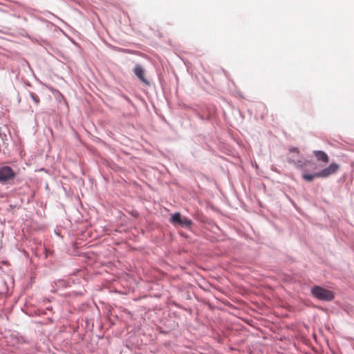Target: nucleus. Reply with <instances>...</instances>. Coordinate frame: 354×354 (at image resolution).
Returning a JSON list of instances; mask_svg holds the SVG:
<instances>
[{"mask_svg":"<svg viewBox=\"0 0 354 354\" xmlns=\"http://www.w3.org/2000/svg\"><path fill=\"white\" fill-rule=\"evenodd\" d=\"M287 162L290 164H292L297 169L301 171H306L305 166H306L307 164L310 165L313 169L316 168V163L313 161L305 160L303 155L301 154L297 147H292L289 149Z\"/></svg>","mask_w":354,"mask_h":354,"instance_id":"obj_1","label":"nucleus"},{"mask_svg":"<svg viewBox=\"0 0 354 354\" xmlns=\"http://www.w3.org/2000/svg\"><path fill=\"white\" fill-rule=\"evenodd\" d=\"M310 291L312 295L320 301H330L335 298V294L333 291L319 286H313Z\"/></svg>","mask_w":354,"mask_h":354,"instance_id":"obj_2","label":"nucleus"},{"mask_svg":"<svg viewBox=\"0 0 354 354\" xmlns=\"http://www.w3.org/2000/svg\"><path fill=\"white\" fill-rule=\"evenodd\" d=\"M17 173L8 165L0 167V184L6 185L10 183L15 178Z\"/></svg>","mask_w":354,"mask_h":354,"instance_id":"obj_3","label":"nucleus"},{"mask_svg":"<svg viewBox=\"0 0 354 354\" xmlns=\"http://www.w3.org/2000/svg\"><path fill=\"white\" fill-rule=\"evenodd\" d=\"M170 222L174 225H178L185 229H189L193 225V222L191 219L185 216H182L179 212H176L171 216Z\"/></svg>","mask_w":354,"mask_h":354,"instance_id":"obj_4","label":"nucleus"},{"mask_svg":"<svg viewBox=\"0 0 354 354\" xmlns=\"http://www.w3.org/2000/svg\"><path fill=\"white\" fill-rule=\"evenodd\" d=\"M339 168L337 163H331L327 167L319 171V178H326L330 175L335 174Z\"/></svg>","mask_w":354,"mask_h":354,"instance_id":"obj_5","label":"nucleus"},{"mask_svg":"<svg viewBox=\"0 0 354 354\" xmlns=\"http://www.w3.org/2000/svg\"><path fill=\"white\" fill-rule=\"evenodd\" d=\"M133 73L136 75V76L146 86H149L150 82L149 81L145 78V70L139 64H136L133 68Z\"/></svg>","mask_w":354,"mask_h":354,"instance_id":"obj_6","label":"nucleus"},{"mask_svg":"<svg viewBox=\"0 0 354 354\" xmlns=\"http://www.w3.org/2000/svg\"><path fill=\"white\" fill-rule=\"evenodd\" d=\"M313 154L316 157L317 160L322 161L324 163H327L329 161V158L326 152L321 150L313 151Z\"/></svg>","mask_w":354,"mask_h":354,"instance_id":"obj_7","label":"nucleus"},{"mask_svg":"<svg viewBox=\"0 0 354 354\" xmlns=\"http://www.w3.org/2000/svg\"><path fill=\"white\" fill-rule=\"evenodd\" d=\"M318 175H319L318 171L314 172L313 174H308V173L304 172L301 174V177L304 180H305L307 182H312L315 178H319V176H318Z\"/></svg>","mask_w":354,"mask_h":354,"instance_id":"obj_8","label":"nucleus"},{"mask_svg":"<svg viewBox=\"0 0 354 354\" xmlns=\"http://www.w3.org/2000/svg\"><path fill=\"white\" fill-rule=\"evenodd\" d=\"M55 283L58 287H66L67 286V283L64 279H59L55 281Z\"/></svg>","mask_w":354,"mask_h":354,"instance_id":"obj_9","label":"nucleus"},{"mask_svg":"<svg viewBox=\"0 0 354 354\" xmlns=\"http://www.w3.org/2000/svg\"><path fill=\"white\" fill-rule=\"evenodd\" d=\"M29 95L31 97V99L34 101L35 104L37 105L39 103V98L35 93L30 92Z\"/></svg>","mask_w":354,"mask_h":354,"instance_id":"obj_10","label":"nucleus"},{"mask_svg":"<svg viewBox=\"0 0 354 354\" xmlns=\"http://www.w3.org/2000/svg\"><path fill=\"white\" fill-rule=\"evenodd\" d=\"M131 215L134 217H137L138 216V212H132L131 213Z\"/></svg>","mask_w":354,"mask_h":354,"instance_id":"obj_11","label":"nucleus"}]
</instances>
